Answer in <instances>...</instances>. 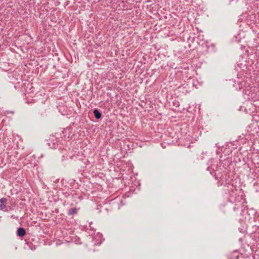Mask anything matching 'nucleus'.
<instances>
[{
	"instance_id": "3",
	"label": "nucleus",
	"mask_w": 259,
	"mask_h": 259,
	"mask_svg": "<svg viewBox=\"0 0 259 259\" xmlns=\"http://www.w3.org/2000/svg\"><path fill=\"white\" fill-rule=\"evenodd\" d=\"M93 113L96 119H99L101 118L102 115L98 109H96L94 110Z\"/></svg>"
},
{
	"instance_id": "2",
	"label": "nucleus",
	"mask_w": 259,
	"mask_h": 259,
	"mask_svg": "<svg viewBox=\"0 0 259 259\" xmlns=\"http://www.w3.org/2000/svg\"><path fill=\"white\" fill-rule=\"evenodd\" d=\"M7 199L2 198L0 199V210H2L6 207V203H7Z\"/></svg>"
},
{
	"instance_id": "4",
	"label": "nucleus",
	"mask_w": 259,
	"mask_h": 259,
	"mask_svg": "<svg viewBox=\"0 0 259 259\" xmlns=\"http://www.w3.org/2000/svg\"><path fill=\"white\" fill-rule=\"evenodd\" d=\"M77 212V210L76 208H71L68 210V214L69 215H72L76 214Z\"/></svg>"
},
{
	"instance_id": "1",
	"label": "nucleus",
	"mask_w": 259,
	"mask_h": 259,
	"mask_svg": "<svg viewBox=\"0 0 259 259\" xmlns=\"http://www.w3.org/2000/svg\"><path fill=\"white\" fill-rule=\"evenodd\" d=\"M26 234V231L23 228H19L17 230V235L19 237H23Z\"/></svg>"
}]
</instances>
